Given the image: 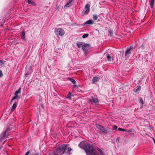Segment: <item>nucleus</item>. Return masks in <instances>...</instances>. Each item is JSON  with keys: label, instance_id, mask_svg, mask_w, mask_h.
<instances>
[{"label": "nucleus", "instance_id": "13", "mask_svg": "<svg viewBox=\"0 0 155 155\" xmlns=\"http://www.w3.org/2000/svg\"><path fill=\"white\" fill-rule=\"evenodd\" d=\"M98 79V78L97 77H95L93 78L92 79V82L93 83L96 82Z\"/></svg>", "mask_w": 155, "mask_h": 155}, {"label": "nucleus", "instance_id": "26", "mask_svg": "<svg viewBox=\"0 0 155 155\" xmlns=\"http://www.w3.org/2000/svg\"><path fill=\"white\" fill-rule=\"evenodd\" d=\"M118 130H119V131H125V132H126V130L125 129H122V128H119Z\"/></svg>", "mask_w": 155, "mask_h": 155}, {"label": "nucleus", "instance_id": "12", "mask_svg": "<svg viewBox=\"0 0 155 155\" xmlns=\"http://www.w3.org/2000/svg\"><path fill=\"white\" fill-rule=\"evenodd\" d=\"M28 3L29 4H31L32 5L34 6L36 5V3L34 1H32L31 0H28Z\"/></svg>", "mask_w": 155, "mask_h": 155}, {"label": "nucleus", "instance_id": "29", "mask_svg": "<svg viewBox=\"0 0 155 155\" xmlns=\"http://www.w3.org/2000/svg\"><path fill=\"white\" fill-rule=\"evenodd\" d=\"M5 61H3L2 60H0V64L1 65H2L3 64H4L5 63Z\"/></svg>", "mask_w": 155, "mask_h": 155}, {"label": "nucleus", "instance_id": "10", "mask_svg": "<svg viewBox=\"0 0 155 155\" xmlns=\"http://www.w3.org/2000/svg\"><path fill=\"white\" fill-rule=\"evenodd\" d=\"M94 24V21L93 20L91 19L86 21L84 23V25H92Z\"/></svg>", "mask_w": 155, "mask_h": 155}, {"label": "nucleus", "instance_id": "19", "mask_svg": "<svg viewBox=\"0 0 155 155\" xmlns=\"http://www.w3.org/2000/svg\"><path fill=\"white\" fill-rule=\"evenodd\" d=\"M82 44L83 43L82 42H79L77 43V45L78 48H80L81 47Z\"/></svg>", "mask_w": 155, "mask_h": 155}, {"label": "nucleus", "instance_id": "17", "mask_svg": "<svg viewBox=\"0 0 155 155\" xmlns=\"http://www.w3.org/2000/svg\"><path fill=\"white\" fill-rule=\"evenodd\" d=\"M68 80L70 81L71 82H72L73 84H75L76 83L75 81L72 78H68Z\"/></svg>", "mask_w": 155, "mask_h": 155}, {"label": "nucleus", "instance_id": "21", "mask_svg": "<svg viewBox=\"0 0 155 155\" xmlns=\"http://www.w3.org/2000/svg\"><path fill=\"white\" fill-rule=\"evenodd\" d=\"M93 19L94 20H96L98 19V16L97 15H93Z\"/></svg>", "mask_w": 155, "mask_h": 155}, {"label": "nucleus", "instance_id": "20", "mask_svg": "<svg viewBox=\"0 0 155 155\" xmlns=\"http://www.w3.org/2000/svg\"><path fill=\"white\" fill-rule=\"evenodd\" d=\"M67 151H66V153H70V152L72 150V149L70 147H67Z\"/></svg>", "mask_w": 155, "mask_h": 155}, {"label": "nucleus", "instance_id": "25", "mask_svg": "<svg viewBox=\"0 0 155 155\" xmlns=\"http://www.w3.org/2000/svg\"><path fill=\"white\" fill-rule=\"evenodd\" d=\"M107 58L108 61H110L111 60V57L109 54H107Z\"/></svg>", "mask_w": 155, "mask_h": 155}, {"label": "nucleus", "instance_id": "33", "mask_svg": "<svg viewBox=\"0 0 155 155\" xmlns=\"http://www.w3.org/2000/svg\"><path fill=\"white\" fill-rule=\"evenodd\" d=\"M98 150L100 151V153H101V152H102L101 150L99 148L98 149Z\"/></svg>", "mask_w": 155, "mask_h": 155}, {"label": "nucleus", "instance_id": "6", "mask_svg": "<svg viewBox=\"0 0 155 155\" xmlns=\"http://www.w3.org/2000/svg\"><path fill=\"white\" fill-rule=\"evenodd\" d=\"M90 47V45L88 44L85 43L82 46V49L85 52L87 51L88 49H89Z\"/></svg>", "mask_w": 155, "mask_h": 155}, {"label": "nucleus", "instance_id": "30", "mask_svg": "<svg viewBox=\"0 0 155 155\" xmlns=\"http://www.w3.org/2000/svg\"><path fill=\"white\" fill-rule=\"evenodd\" d=\"M117 127L116 125H114L113 126V128L114 130H115L117 129Z\"/></svg>", "mask_w": 155, "mask_h": 155}, {"label": "nucleus", "instance_id": "27", "mask_svg": "<svg viewBox=\"0 0 155 155\" xmlns=\"http://www.w3.org/2000/svg\"><path fill=\"white\" fill-rule=\"evenodd\" d=\"M139 100L140 101V102L141 103V104L142 105H143L144 104V103L143 101V100L142 99V98H140Z\"/></svg>", "mask_w": 155, "mask_h": 155}, {"label": "nucleus", "instance_id": "15", "mask_svg": "<svg viewBox=\"0 0 155 155\" xmlns=\"http://www.w3.org/2000/svg\"><path fill=\"white\" fill-rule=\"evenodd\" d=\"M17 106V104L16 103H14L12 106V108L11 110L12 111H14L15 108H16Z\"/></svg>", "mask_w": 155, "mask_h": 155}, {"label": "nucleus", "instance_id": "34", "mask_svg": "<svg viewBox=\"0 0 155 155\" xmlns=\"http://www.w3.org/2000/svg\"><path fill=\"white\" fill-rule=\"evenodd\" d=\"M25 75H28V74L27 73H26L25 74Z\"/></svg>", "mask_w": 155, "mask_h": 155}, {"label": "nucleus", "instance_id": "38", "mask_svg": "<svg viewBox=\"0 0 155 155\" xmlns=\"http://www.w3.org/2000/svg\"><path fill=\"white\" fill-rule=\"evenodd\" d=\"M71 94V93L70 92V93H69V94Z\"/></svg>", "mask_w": 155, "mask_h": 155}, {"label": "nucleus", "instance_id": "32", "mask_svg": "<svg viewBox=\"0 0 155 155\" xmlns=\"http://www.w3.org/2000/svg\"><path fill=\"white\" fill-rule=\"evenodd\" d=\"M30 153V151H28L26 153L25 155H29Z\"/></svg>", "mask_w": 155, "mask_h": 155}, {"label": "nucleus", "instance_id": "31", "mask_svg": "<svg viewBox=\"0 0 155 155\" xmlns=\"http://www.w3.org/2000/svg\"><path fill=\"white\" fill-rule=\"evenodd\" d=\"M3 76V74L2 71L0 70V78L2 77Z\"/></svg>", "mask_w": 155, "mask_h": 155}, {"label": "nucleus", "instance_id": "22", "mask_svg": "<svg viewBox=\"0 0 155 155\" xmlns=\"http://www.w3.org/2000/svg\"><path fill=\"white\" fill-rule=\"evenodd\" d=\"M18 97V95H15V96L13 97L12 98V99L11 100V101H12L13 100L16 99Z\"/></svg>", "mask_w": 155, "mask_h": 155}, {"label": "nucleus", "instance_id": "36", "mask_svg": "<svg viewBox=\"0 0 155 155\" xmlns=\"http://www.w3.org/2000/svg\"><path fill=\"white\" fill-rule=\"evenodd\" d=\"M76 87V85H74V87Z\"/></svg>", "mask_w": 155, "mask_h": 155}, {"label": "nucleus", "instance_id": "8", "mask_svg": "<svg viewBox=\"0 0 155 155\" xmlns=\"http://www.w3.org/2000/svg\"><path fill=\"white\" fill-rule=\"evenodd\" d=\"M133 48L132 46H130V48H127V50L125 53V57H128L131 54V52L130 50Z\"/></svg>", "mask_w": 155, "mask_h": 155}, {"label": "nucleus", "instance_id": "5", "mask_svg": "<svg viewBox=\"0 0 155 155\" xmlns=\"http://www.w3.org/2000/svg\"><path fill=\"white\" fill-rule=\"evenodd\" d=\"M10 130L8 128L6 129L4 132H3L0 135V142L3 140L6 136V133Z\"/></svg>", "mask_w": 155, "mask_h": 155}, {"label": "nucleus", "instance_id": "16", "mask_svg": "<svg viewBox=\"0 0 155 155\" xmlns=\"http://www.w3.org/2000/svg\"><path fill=\"white\" fill-rule=\"evenodd\" d=\"M21 87H19L18 88V91H17L15 92V95H18V94H20L21 93Z\"/></svg>", "mask_w": 155, "mask_h": 155}, {"label": "nucleus", "instance_id": "3", "mask_svg": "<svg viewBox=\"0 0 155 155\" xmlns=\"http://www.w3.org/2000/svg\"><path fill=\"white\" fill-rule=\"evenodd\" d=\"M54 33L56 35L60 36H63L65 34V32L64 30L60 28H55Z\"/></svg>", "mask_w": 155, "mask_h": 155}, {"label": "nucleus", "instance_id": "2", "mask_svg": "<svg viewBox=\"0 0 155 155\" xmlns=\"http://www.w3.org/2000/svg\"><path fill=\"white\" fill-rule=\"evenodd\" d=\"M67 149V145H63L59 147L55 152H52L49 155H61L64 153Z\"/></svg>", "mask_w": 155, "mask_h": 155}, {"label": "nucleus", "instance_id": "23", "mask_svg": "<svg viewBox=\"0 0 155 155\" xmlns=\"http://www.w3.org/2000/svg\"><path fill=\"white\" fill-rule=\"evenodd\" d=\"M108 33L109 35L110 36H112L113 35V32L111 30H109L108 31Z\"/></svg>", "mask_w": 155, "mask_h": 155}, {"label": "nucleus", "instance_id": "14", "mask_svg": "<svg viewBox=\"0 0 155 155\" xmlns=\"http://www.w3.org/2000/svg\"><path fill=\"white\" fill-rule=\"evenodd\" d=\"M155 0H150V7L152 8H153V5L154 4Z\"/></svg>", "mask_w": 155, "mask_h": 155}, {"label": "nucleus", "instance_id": "7", "mask_svg": "<svg viewBox=\"0 0 155 155\" xmlns=\"http://www.w3.org/2000/svg\"><path fill=\"white\" fill-rule=\"evenodd\" d=\"M90 5L89 4H87L85 7V11L84 14L85 15L88 14L90 11Z\"/></svg>", "mask_w": 155, "mask_h": 155}, {"label": "nucleus", "instance_id": "9", "mask_svg": "<svg viewBox=\"0 0 155 155\" xmlns=\"http://www.w3.org/2000/svg\"><path fill=\"white\" fill-rule=\"evenodd\" d=\"M90 101L91 104L94 103L95 104H96L98 102V99L97 98H92L89 100Z\"/></svg>", "mask_w": 155, "mask_h": 155}, {"label": "nucleus", "instance_id": "37", "mask_svg": "<svg viewBox=\"0 0 155 155\" xmlns=\"http://www.w3.org/2000/svg\"><path fill=\"white\" fill-rule=\"evenodd\" d=\"M143 48V45H141V47H140V48Z\"/></svg>", "mask_w": 155, "mask_h": 155}, {"label": "nucleus", "instance_id": "39", "mask_svg": "<svg viewBox=\"0 0 155 155\" xmlns=\"http://www.w3.org/2000/svg\"><path fill=\"white\" fill-rule=\"evenodd\" d=\"M1 147H0V149H1Z\"/></svg>", "mask_w": 155, "mask_h": 155}, {"label": "nucleus", "instance_id": "35", "mask_svg": "<svg viewBox=\"0 0 155 155\" xmlns=\"http://www.w3.org/2000/svg\"><path fill=\"white\" fill-rule=\"evenodd\" d=\"M55 8L56 9H58V7H57V6H56V8Z\"/></svg>", "mask_w": 155, "mask_h": 155}, {"label": "nucleus", "instance_id": "4", "mask_svg": "<svg viewBox=\"0 0 155 155\" xmlns=\"http://www.w3.org/2000/svg\"><path fill=\"white\" fill-rule=\"evenodd\" d=\"M97 128L99 130L100 133H105L107 132V130L104 128V127L99 124H96V125Z\"/></svg>", "mask_w": 155, "mask_h": 155}, {"label": "nucleus", "instance_id": "1", "mask_svg": "<svg viewBox=\"0 0 155 155\" xmlns=\"http://www.w3.org/2000/svg\"><path fill=\"white\" fill-rule=\"evenodd\" d=\"M79 147L85 150L87 155H94L97 151L89 143L82 141L79 144Z\"/></svg>", "mask_w": 155, "mask_h": 155}, {"label": "nucleus", "instance_id": "24", "mask_svg": "<svg viewBox=\"0 0 155 155\" xmlns=\"http://www.w3.org/2000/svg\"><path fill=\"white\" fill-rule=\"evenodd\" d=\"M89 36V35L88 34H85L82 36V38H85Z\"/></svg>", "mask_w": 155, "mask_h": 155}, {"label": "nucleus", "instance_id": "11", "mask_svg": "<svg viewBox=\"0 0 155 155\" xmlns=\"http://www.w3.org/2000/svg\"><path fill=\"white\" fill-rule=\"evenodd\" d=\"M21 38L23 40L25 41L26 40V39L25 38V33L24 31H22L21 32Z\"/></svg>", "mask_w": 155, "mask_h": 155}, {"label": "nucleus", "instance_id": "28", "mask_svg": "<svg viewBox=\"0 0 155 155\" xmlns=\"http://www.w3.org/2000/svg\"><path fill=\"white\" fill-rule=\"evenodd\" d=\"M133 131V129H130V130H126V132H128V133H130V132H132Z\"/></svg>", "mask_w": 155, "mask_h": 155}, {"label": "nucleus", "instance_id": "18", "mask_svg": "<svg viewBox=\"0 0 155 155\" xmlns=\"http://www.w3.org/2000/svg\"><path fill=\"white\" fill-rule=\"evenodd\" d=\"M141 87L140 86H137V88L135 90V92L137 93L138 92V91L141 90Z\"/></svg>", "mask_w": 155, "mask_h": 155}]
</instances>
